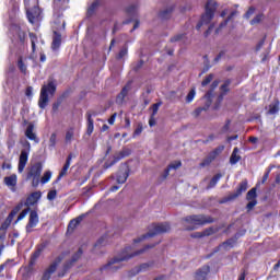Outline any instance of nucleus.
Instances as JSON below:
<instances>
[{
  "mask_svg": "<svg viewBox=\"0 0 280 280\" xmlns=\"http://www.w3.org/2000/svg\"><path fill=\"white\" fill-rule=\"evenodd\" d=\"M150 248H154V245H147L142 249H139L137 252H132V247L128 246L120 253V255L113 258L112 260L108 261V264L103 266L101 270H107L108 272H117V270L121 268V261H128L129 259H132V257L143 255V253H148Z\"/></svg>",
  "mask_w": 280,
  "mask_h": 280,
  "instance_id": "f257e3e1",
  "label": "nucleus"
},
{
  "mask_svg": "<svg viewBox=\"0 0 280 280\" xmlns=\"http://www.w3.org/2000/svg\"><path fill=\"white\" fill-rule=\"evenodd\" d=\"M184 222H186V231H194L196 230V226H202V224H211V222H213V219H211V217L198 214L186 217L184 219Z\"/></svg>",
  "mask_w": 280,
  "mask_h": 280,
  "instance_id": "f03ea898",
  "label": "nucleus"
},
{
  "mask_svg": "<svg viewBox=\"0 0 280 280\" xmlns=\"http://www.w3.org/2000/svg\"><path fill=\"white\" fill-rule=\"evenodd\" d=\"M40 191H35L26 198V201L23 203V206L26 208L19 214L15 224H19L21 220H25V218H27V213H30V207H34V205L40 200Z\"/></svg>",
  "mask_w": 280,
  "mask_h": 280,
  "instance_id": "7ed1b4c3",
  "label": "nucleus"
},
{
  "mask_svg": "<svg viewBox=\"0 0 280 280\" xmlns=\"http://www.w3.org/2000/svg\"><path fill=\"white\" fill-rule=\"evenodd\" d=\"M55 93L56 85L52 81H50L47 85H43L38 101L39 108H46L47 103L49 102V95H54Z\"/></svg>",
  "mask_w": 280,
  "mask_h": 280,
  "instance_id": "20e7f679",
  "label": "nucleus"
},
{
  "mask_svg": "<svg viewBox=\"0 0 280 280\" xmlns=\"http://www.w3.org/2000/svg\"><path fill=\"white\" fill-rule=\"evenodd\" d=\"M171 229L172 228L170 226V223L154 224L145 235H142L140 238L135 240V242H143L145 237H154V235H161V233H170Z\"/></svg>",
  "mask_w": 280,
  "mask_h": 280,
  "instance_id": "39448f33",
  "label": "nucleus"
},
{
  "mask_svg": "<svg viewBox=\"0 0 280 280\" xmlns=\"http://www.w3.org/2000/svg\"><path fill=\"white\" fill-rule=\"evenodd\" d=\"M43 173V163L37 162L31 165V168L27 173V178L32 179V186L36 187L40 183V174Z\"/></svg>",
  "mask_w": 280,
  "mask_h": 280,
  "instance_id": "423d86ee",
  "label": "nucleus"
},
{
  "mask_svg": "<svg viewBox=\"0 0 280 280\" xmlns=\"http://www.w3.org/2000/svg\"><path fill=\"white\" fill-rule=\"evenodd\" d=\"M32 145L30 144L28 141H26L24 143V149L21 151L20 154V160H19V166H18V171L21 173H23V170H25V166L27 165V158L30 156V150H31Z\"/></svg>",
  "mask_w": 280,
  "mask_h": 280,
  "instance_id": "0eeeda50",
  "label": "nucleus"
},
{
  "mask_svg": "<svg viewBox=\"0 0 280 280\" xmlns=\"http://www.w3.org/2000/svg\"><path fill=\"white\" fill-rule=\"evenodd\" d=\"M62 259H63L62 256H58L50 264V266L45 269L40 280H50L51 279V275H54V272H56V270H58V266H60V264L62 262Z\"/></svg>",
  "mask_w": 280,
  "mask_h": 280,
  "instance_id": "6e6552de",
  "label": "nucleus"
},
{
  "mask_svg": "<svg viewBox=\"0 0 280 280\" xmlns=\"http://www.w3.org/2000/svg\"><path fill=\"white\" fill-rule=\"evenodd\" d=\"M21 209H23V201H20L13 209L12 211L9 213L8 218L5 219V221L1 224V229L2 231H5L10 228V225L12 224V221L14 220V217L16 215V213H19V211H21Z\"/></svg>",
  "mask_w": 280,
  "mask_h": 280,
  "instance_id": "1a4fd4ad",
  "label": "nucleus"
},
{
  "mask_svg": "<svg viewBox=\"0 0 280 280\" xmlns=\"http://www.w3.org/2000/svg\"><path fill=\"white\" fill-rule=\"evenodd\" d=\"M130 154H132V150L128 148H124L120 152L114 155V160L112 162H106L104 164V170H108L109 167H113L115 163H117L118 161H121V159H126V156H130Z\"/></svg>",
  "mask_w": 280,
  "mask_h": 280,
  "instance_id": "9d476101",
  "label": "nucleus"
},
{
  "mask_svg": "<svg viewBox=\"0 0 280 280\" xmlns=\"http://www.w3.org/2000/svg\"><path fill=\"white\" fill-rule=\"evenodd\" d=\"M38 226V212L36 210H32L28 217V223L26 224V233H32Z\"/></svg>",
  "mask_w": 280,
  "mask_h": 280,
  "instance_id": "9b49d317",
  "label": "nucleus"
},
{
  "mask_svg": "<svg viewBox=\"0 0 280 280\" xmlns=\"http://www.w3.org/2000/svg\"><path fill=\"white\" fill-rule=\"evenodd\" d=\"M246 189H248V180L244 179L240 184L237 190L228 197V200H235V198H238V196H242V194H244V191H246Z\"/></svg>",
  "mask_w": 280,
  "mask_h": 280,
  "instance_id": "f8f14e48",
  "label": "nucleus"
},
{
  "mask_svg": "<svg viewBox=\"0 0 280 280\" xmlns=\"http://www.w3.org/2000/svg\"><path fill=\"white\" fill-rule=\"evenodd\" d=\"M213 16H215L213 13L205 12V14L201 16L200 22L197 24V30H200L202 25H209L211 21H213Z\"/></svg>",
  "mask_w": 280,
  "mask_h": 280,
  "instance_id": "ddd939ff",
  "label": "nucleus"
},
{
  "mask_svg": "<svg viewBox=\"0 0 280 280\" xmlns=\"http://www.w3.org/2000/svg\"><path fill=\"white\" fill-rule=\"evenodd\" d=\"M210 269L209 266H203L199 270H197L195 280H207V276L209 275Z\"/></svg>",
  "mask_w": 280,
  "mask_h": 280,
  "instance_id": "4468645a",
  "label": "nucleus"
},
{
  "mask_svg": "<svg viewBox=\"0 0 280 280\" xmlns=\"http://www.w3.org/2000/svg\"><path fill=\"white\" fill-rule=\"evenodd\" d=\"M60 45H62V35L58 32H54L51 48L56 51V49H60Z\"/></svg>",
  "mask_w": 280,
  "mask_h": 280,
  "instance_id": "2eb2a0df",
  "label": "nucleus"
},
{
  "mask_svg": "<svg viewBox=\"0 0 280 280\" xmlns=\"http://www.w3.org/2000/svg\"><path fill=\"white\" fill-rule=\"evenodd\" d=\"M38 16H40V9L37 7H34L32 10L27 11V19L30 23H34Z\"/></svg>",
  "mask_w": 280,
  "mask_h": 280,
  "instance_id": "dca6fc26",
  "label": "nucleus"
},
{
  "mask_svg": "<svg viewBox=\"0 0 280 280\" xmlns=\"http://www.w3.org/2000/svg\"><path fill=\"white\" fill-rule=\"evenodd\" d=\"M25 137H27V139H31V141H36L38 143V139L36 138V133L34 132V124H28L25 131Z\"/></svg>",
  "mask_w": 280,
  "mask_h": 280,
  "instance_id": "f3484780",
  "label": "nucleus"
},
{
  "mask_svg": "<svg viewBox=\"0 0 280 280\" xmlns=\"http://www.w3.org/2000/svg\"><path fill=\"white\" fill-rule=\"evenodd\" d=\"M129 91H130V83L125 85L124 89L121 90V92L118 94V96L116 98L117 104H124V100H125L126 95H128Z\"/></svg>",
  "mask_w": 280,
  "mask_h": 280,
  "instance_id": "a211bd4d",
  "label": "nucleus"
},
{
  "mask_svg": "<svg viewBox=\"0 0 280 280\" xmlns=\"http://www.w3.org/2000/svg\"><path fill=\"white\" fill-rule=\"evenodd\" d=\"M217 10H218V2L215 0H208L206 3V12L215 15Z\"/></svg>",
  "mask_w": 280,
  "mask_h": 280,
  "instance_id": "6ab92c4d",
  "label": "nucleus"
},
{
  "mask_svg": "<svg viewBox=\"0 0 280 280\" xmlns=\"http://www.w3.org/2000/svg\"><path fill=\"white\" fill-rule=\"evenodd\" d=\"M72 159H73V156L71 154L67 158L66 164L63 165V167L58 176V180H60L62 178V176H67V172L69 171V167H71Z\"/></svg>",
  "mask_w": 280,
  "mask_h": 280,
  "instance_id": "aec40b11",
  "label": "nucleus"
},
{
  "mask_svg": "<svg viewBox=\"0 0 280 280\" xmlns=\"http://www.w3.org/2000/svg\"><path fill=\"white\" fill-rule=\"evenodd\" d=\"M279 104V100H275L272 103H270L268 115H277V113L280 110Z\"/></svg>",
  "mask_w": 280,
  "mask_h": 280,
  "instance_id": "412c9836",
  "label": "nucleus"
},
{
  "mask_svg": "<svg viewBox=\"0 0 280 280\" xmlns=\"http://www.w3.org/2000/svg\"><path fill=\"white\" fill-rule=\"evenodd\" d=\"M242 156H240V149L234 148L232 155L230 158V163L231 165H235L241 161Z\"/></svg>",
  "mask_w": 280,
  "mask_h": 280,
  "instance_id": "4be33fe9",
  "label": "nucleus"
},
{
  "mask_svg": "<svg viewBox=\"0 0 280 280\" xmlns=\"http://www.w3.org/2000/svg\"><path fill=\"white\" fill-rule=\"evenodd\" d=\"M128 180V170L119 171L117 175V183L119 185H124Z\"/></svg>",
  "mask_w": 280,
  "mask_h": 280,
  "instance_id": "5701e85b",
  "label": "nucleus"
},
{
  "mask_svg": "<svg viewBox=\"0 0 280 280\" xmlns=\"http://www.w3.org/2000/svg\"><path fill=\"white\" fill-rule=\"evenodd\" d=\"M39 255L40 253L35 252L34 255L31 257L28 267L26 268L27 272H32V270H34V264H36V259H38Z\"/></svg>",
  "mask_w": 280,
  "mask_h": 280,
  "instance_id": "b1692460",
  "label": "nucleus"
},
{
  "mask_svg": "<svg viewBox=\"0 0 280 280\" xmlns=\"http://www.w3.org/2000/svg\"><path fill=\"white\" fill-rule=\"evenodd\" d=\"M4 183L8 187H16V175L4 177Z\"/></svg>",
  "mask_w": 280,
  "mask_h": 280,
  "instance_id": "393cba45",
  "label": "nucleus"
},
{
  "mask_svg": "<svg viewBox=\"0 0 280 280\" xmlns=\"http://www.w3.org/2000/svg\"><path fill=\"white\" fill-rule=\"evenodd\" d=\"M220 178H222V174H217L212 177V179L210 180L207 189H213V187H215V185H218Z\"/></svg>",
  "mask_w": 280,
  "mask_h": 280,
  "instance_id": "a878e982",
  "label": "nucleus"
},
{
  "mask_svg": "<svg viewBox=\"0 0 280 280\" xmlns=\"http://www.w3.org/2000/svg\"><path fill=\"white\" fill-rule=\"evenodd\" d=\"M94 125H93V118L91 114H88V130L86 133L91 137L93 135Z\"/></svg>",
  "mask_w": 280,
  "mask_h": 280,
  "instance_id": "bb28decb",
  "label": "nucleus"
},
{
  "mask_svg": "<svg viewBox=\"0 0 280 280\" xmlns=\"http://www.w3.org/2000/svg\"><path fill=\"white\" fill-rule=\"evenodd\" d=\"M81 222H82V217L71 220L68 225V231H73L78 226V224H80Z\"/></svg>",
  "mask_w": 280,
  "mask_h": 280,
  "instance_id": "cd10ccee",
  "label": "nucleus"
},
{
  "mask_svg": "<svg viewBox=\"0 0 280 280\" xmlns=\"http://www.w3.org/2000/svg\"><path fill=\"white\" fill-rule=\"evenodd\" d=\"M246 200H257V188H252L247 195Z\"/></svg>",
  "mask_w": 280,
  "mask_h": 280,
  "instance_id": "c85d7f7f",
  "label": "nucleus"
},
{
  "mask_svg": "<svg viewBox=\"0 0 280 280\" xmlns=\"http://www.w3.org/2000/svg\"><path fill=\"white\" fill-rule=\"evenodd\" d=\"M73 137H74L73 128L68 129L66 132V143H71V141H73Z\"/></svg>",
  "mask_w": 280,
  "mask_h": 280,
  "instance_id": "c756f323",
  "label": "nucleus"
},
{
  "mask_svg": "<svg viewBox=\"0 0 280 280\" xmlns=\"http://www.w3.org/2000/svg\"><path fill=\"white\" fill-rule=\"evenodd\" d=\"M48 180H51V171L45 172L43 177L40 178L42 185L47 184Z\"/></svg>",
  "mask_w": 280,
  "mask_h": 280,
  "instance_id": "7c9ffc66",
  "label": "nucleus"
},
{
  "mask_svg": "<svg viewBox=\"0 0 280 280\" xmlns=\"http://www.w3.org/2000/svg\"><path fill=\"white\" fill-rule=\"evenodd\" d=\"M213 161H215V159L209 154V156L206 158V159L200 163V167H207V165H211V162H213Z\"/></svg>",
  "mask_w": 280,
  "mask_h": 280,
  "instance_id": "2f4dec72",
  "label": "nucleus"
},
{
  "mask_svg": "<svg viewBox=\"0 0 280 280\" xmlns=\"http://www.w3.org/2000/svg\"><path fill=\"white\" fill-rule=\"evenodd\" d=\"M100 7V1H94L91 7L88 9V14L91 16V14H93L95 12V10H97V8Z\"/></svg>",
  "mask_w": 280,
  "mask_h": 280,
  "instance_id": "473e14b6",
  "label": "nucleus"
},
{
  "mask_svg": "<svg viewBox=\"0 0 280 280\" xmlns=\"http://www.w3.org/2000/svg\"><path fill=\"white\" fill-rule=\"evenodd\" d=\"M18 67L22 73H27V66L23 62V58L18 60Z\"/></svg>",
  "mask_w": 280,
  "mask_h": 280,
  "instance_id": "72a5a7b5",
  "label": "nucleus"
},
{
  "mask_svg": "<svg viewBox=\"0 0 280 280\" xmlns=\"http://www.w3.org/2000/svg\"><path fill=\"white\" fill-rule=\"evenodd\" d=\"M229 25V20H224L223 22L220 23L219 27L215 28L214 34H220L224 27Z\"/></svg>",
  "mask_w": 280,
  "mask_h": 280,
  "instance_id": "f704fd0d",
  "label": "nucleus"
},
{
  "mask_svg": "<svg viewBox=\"0 0 280 280\" xmlns=\"http://www.w3.org/2000/svg\"><path fill=\"white\" fill-rule=\"evenodd\" d=\"M172 10H173L172 8H168L166 10H162L160 12L161 19H170V14H172Z\"/></svg>",
  "mask_w": 280,
  "mask_h": 280,
  "instance_id": "c9c22d12",
  "label": "nucleus"
},
{
  "mask_svg": "<svg viewBox=\"0 0 280 280\" xmlns=\"http://www.w3.org/2000/svg\"><path fill=\"white\" fill-rule=\"evenodd\" d=\"M217 232H218V230H215L213 228H208L202 231V234H203V237H209V235H213Z\"/></svg>",
  "mask_w": 280,
  "mask_h": 280,
  "instance_id": "e433bc0d",
  "label": "nucleus"
},
{
  "mask_svg": "<svg viewBox=\"0 0 280 280\" xmlns=\"http://www.w3.org/2000/svg\"><path fill=\"white\" fill-rule=\"evenodd\" d=\"M196 97V90H191L188 94H187V96H186V102L188 103V104H190V102H194V98Z\"/></svg>",
  "mask_w": 280,
  "mask_h": 280,
  "instance_id": "4c0bfd02",
  "label": "nucleus"
},
{
  "mask_svg": "<svg viewBox=\"0 0 280 280\" xmlns=\"http://www.w3.org/2000/svg\"><path fill=\"white\" fill-rule=\"evenodd\" d=\"M224 151V145H221L217 149H214L210 155L213 156V159H215V156H218V154H221Z\"/></svg>",
  "mask_w": 280,
  "mask_h": 280,
  "instance_id": "58836bf2",
  "label": "nucleus"
},
{
  "mask_svg": "<svg viewBox=\"0 0 280 280\" xmlns=\"http://www.w3.org/2000/svg\"><path fill=\"white\" fill-rule=\"evenodd\" d=\"M183 165V163L180 161H175L173 163H171L167 168L168 170H178V167H180Z\"/></svg>",
  "mask_w": 280,
  "mask_h": 280,
  "instance_id": "ea45409f",
  "label": "nucleus"
},
{
  "mask_svg": "<svg viewBox=\"0 0 280 280\" xmlns=\"http://www.w3.org/2000/svg\"><path fill=\"white\" fill-rule=\"evenodd\" d=\"M229 86H231V80H225L224 83L221 85V91L223 93H229Z\"/></svg>",
  "mask_w": 280,
  "mask_h": 280,
  "instance_id": "a19ab883",
  "label": "nucleus"
},
{
  "mask_svg": "<svg viewBox=\"0 0 280 280\" xmlns=\"http://www.w3.org/2000/svg\"><path fill=\"white\" fill-rule=\"evenodd\" d=\"M180 40H185V34H177L171 38V43H178Z\"/></svg>",
  "mask_w": 280,
  "mask_h": 280,
  "instance_id": "79ce46f5",
  "label": "nucleus"
},
{
  "mask_svg": "<svg viewBox=\"0 0 280 280\" xmlns=\"http://www.w3.org/2000/svg\"><path fill=\"white\" fill-rule=\"evenodd\" d=\"M30 38H31V43H32V49L33 51H36V40H37V37L35 34L31 33L30 34Z\"/></svg>",
  "mask_w": 280,
  "mask_h": 280,
  "instance_id": "37998d69",
  "label": "nucleus"
},
{
  "mask_svg": "<svg viewBox=\"0 0 280 280\" xmlns=\"http://www.w3.org/2000/svg\"><path fill=\"white\" fill-rule=\"evenodd\" d=\"M213 81V74H209L208 77H206V79L201 82L202 86H207L208 84H211V82Z\"/></svg>",
  "mask_w": 280,
  "mask_h": 280,
  "instance_id": "c03bdc74",
  "label": "nucleus"
},
{
  "mask_svg": "<svg viewBox=\"0 0 280 280\" xmlns=\"http://www.w3.org/2000/svg\"><path fill=\"white\" fill-rule=\"evenodd\" d=\"M249 202L247 203V210L252 211V209H255V207L257 206V199H252L248 200Z\"/></svg>",
  "mask_w": 280,
  "mask_h": 280,
  "instance_id": "a18cd8bd",
  "label": "nucleus"
},
{
  "mask_svg": "<svg viewBox=\"0 0 280 280\" xmlns=\"http://www.w3.org/2000/svg\"><path fill=\"white\" fill-rule=\"evenodd\" d=\"M127 55H128V46H125V47L119 51L117 58H118V59H121V58H124V57L127 56Z\"/></svg>",
  "mask_w": 280,
  "mask_h": 280,
  "instance_id": "49530a36",
  "label": "nucleus"
},
{
  "mask_svg": "<svg viewBox=\"0 0 280 280\" xmlns=\"http://www.w3.org/2000/svg\"><path fill=\"white\" fill-rule=\"evenodd\" d=\"M141 132H143V125L140 124L133 131V137H139V135H141Z\"/></svg>",
  "mask_w": 280,
  "mask_h": 280,
  "instance_id": "de8ad7c7",
  "label": "nucleus"
},
{
  "mask_svg": "<svg viewBox=\"0 0 280 280\" xmlns=\"http://www.w3.org/2000/svg\"><path fill=\"white\" fill-rule=\"evenodd\" d=\"M233 246V241H226L221 245V248H224L225 250H229Z\"/></svg>",
  "mask_w": 280,
  "mask_h": 280,
  "instance_id": "09e8293b",
  "label": "nucleus"
},
{
  "mask_svg": "<svg viewBox=\"0 0 280 280\" xmlns=\"http://www.w3.org/2000/svg\"><path fill=\"white\" fill-rule=\"evenodd\" d=\"M161 106V103H155L152 105V115L154 117V115H156L159 113V107Z\"/></svg>",
  "mask_w": 280,
  "mask_h": 280,
  "instance_id": "8fccbe9b",
  "label": "nucleus"
},
{
  "mask_svg": "<svg viewBox=\"0 0 280 280\" xmlns=\"http://www.w3.org/2000/svg\"><path fill=\"white\" fill-rule=\"evenodd\" d=\"M80 257H82V248H79L78 252L73 255L72 261H78Z\"/></svg>",
  "mask_w": 280,
  "mask_h": 280,
  "instance_id": "3c124183",
  "label": "nucleus"
},
{
  "mask_svg": "<svg viewBox=\"0 0 280 280\" xmlns=\"http://www.w3.org/2000/svg\"><path fill=\"white\" fill-rule=\"evenodd\" d=\"M137 8H138L137 4H131V5L127 9L128 14H135V13L137 12Z\"/></svg>",
  "mask_w": 280,
  "mask_h": 280,
  "instance_id": "603ef678",
  "label": "nucleus"
},
{
  "mask_svg": "<svg viewBox=\"0 0 280 280\" xmlns=\"http://www.w3.org/2000/svg\"><path fill=\"white\" fill-rule=\"evenodd\" d=\"M252 14H255V8H254V7H250V8L248 9V11L245 13L244 18H245V19H250V15H252Z\"/></svg>",
  "mask_w": 280,
  "mask_h": 280,
  "instance_id": "864d4df0",
  "label": "nucleus"
},
{
  "mask_svg": "<svg viewBox=\"0 0 280 280\" xmlns=\"http://www.w3.org/2000/svg\"><path fill=\"white\" fill-rule=\"evenodd\" d=\"M49 145L50 148H54L56 145V133H51L49 138Z\"/></svg>",
  "mask_w": 280,
  "mask_h": 280,
  "instance_id": "5fc2aeb1",
  "label": "nucleus"
},
{
  "mask_svg": "<svg viewBox=\"0 0 280 280\" xmlns=\"http://www.w3.org/2000/svg\"><path fill=\"white\" fill-rule=\"evenodd\" d=\"M257 23H261V15H256V16L250 21V25H257Z\"/></svg>",
  "mask_w": 280,
  "mask_h": 280,
  "instance_id": "6e6d98bb",
  "label": "nucleus"
},
{
  "mask_svg": "<svg viewBox=\"0 0 280 280\" xmlns=\"http://www.w3.org/2000/svg\"><path fill=\"white\" fill-rule=\"evenodd\" d=\"M56 196H57L56 190H50V191L48 192V195H47V198H48L49 200H55Z\"/></svg>",
  "mask_w": 280,
  "mask_h": 280,
  "instance_id": "4d7b16f0",
  "label": "nucleus"
},
{
  "mask_svg": "<svg viewBox=\"0 0 280 280\" xmlns=\"http://www.w3.org/2000/svg\"><path fill=\"white\" fill-rule=\"evenodd\" d=\"M238 14V12L235 10V11H232L230 13V15L228 16V19L225 21H233V19H235V16Z\"/></svg>",
  "mask_w": 280,
  "mask_h": 280,
  "instance_id": "13d9d810",
  "label": "nucleus"
},
{
  "mask_svg": "<svg viewBox=\"0 0 280 280\" xmlns=\"http://www.w3.org/2000/svg\"><path fill=\"white\" fill-rule=\"evenodd\" d=\"M230 128H231V120H228L226 124L222 128V132H229Z\"/></svg>",
  "mask_w": 280,
  "mask_h": 280,
  "instance_id": "bf43d9fd",
  "label": "nucleus"
},
{
  "mask_svg": "<svg viewBox=\"0 0 280 280\" xmlns=\"http://www.w3.org/2000/svg\"><path fill=\"white\" fill-rule=\"evenodd\" d=\"M117 117V113L113 114L112 117L108 119V124L113 126L115 124V119Z\"/></svg>",
  "mask_w": 280,
  "mask_h": 280,
  "instance_id": "052dcab7",
  "label": "nucleus"
},
{
  "mask_svg": "<svg viewBox=\"0 0 280 280\" xmlns=\"http://www.w3.org/2000/svg\"><path fill=\"white\" fill-rule=\"evenodd\" d=\"M264 43H266V39H261L257 46H256V51H259L261 49V47H264Z\"/></svg>",
  "mask_w": 280,
  "mask_h": 280,
  "instance_id": "680f3d73",
  "label": "nucleus"
},
{
  "mask_svg": "<svg viewBox=\"0 0 280 280\" xmlns=\"http://www.w3.org/2000/svg\"><path fill=\"white\" fill-rule=\"evenodd\" d=\"M191 237H195V238H200V237H205L202 232H195L194 234H191Z\"/></svg>",
  "mask_w": 280,
  "mask_h": 280,
  "instance_id": "e2e57ef3",
  "label": "nucleus"
},
{
  "mask_svg": "<svg viewBox=\"0 0 280 280\" xmlns=\"http://www.w3.org/2000/svg\"><path fill=\"white\" fill-rule=\"evenodd\" d=\"M170 172H171V170L168 167L164 171V173L162 174L163 180H165V178H167V176H170Z\"/></svg>",
  "mask_w": 280,
  "mask_h": 280,
  "instance_id": "0e129e2a",
  "label": "nucleus"
},
{
  "mask_svg": "<svg viewBox=\"0 0 280 280\" xmlns=\"http://www.w3.org/2000/svg\"><path fill=\"white\" fill-rule=\"evenodd\" d=\"M213 24H211L209 27H208V30L205 32V36L207 37V36H209V34H211V32H213Z\"/></svg>",
  "mask_w": 280,
  "mask_h": 280,
  "instance_id": "69168bd1",
  "label": "nucleus"
},
{
  "mask_svg": "<svg viewBox=\"0 0 280 280\" xmlns=\"http://www.w3.org/2000/svg\"><path fill=\"white\" fill-rule=\"evenodd\" d=\"M149 126H156V120L154 119V116H151L150 120H149Z\"/></svg>",
  "mask_w": 280,
  "mask_h": 280,
  "instance_id": "338daca9",
  "label": "nucleus"
},
{
  "mask_svg": "<svg viewBox=\"0 0 280 280\" xmlns=\"http://www.w3.org/2000/svg\"><path fill=\"white\" fill-rule=\"evenodd\" d=\"M102 244H104V237H101L96 244L94 245V248H97V246H102Z\"/></svg>",
  "mask_w": 280,
  "mask_h": 280,
  "instance_id": "774afa93",
  "label": "nucleus"
}]
</instances>
